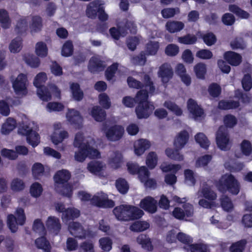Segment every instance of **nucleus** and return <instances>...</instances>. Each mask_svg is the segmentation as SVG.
Returning <instances> with one entry per match:
<instances>
[{"mask_svg": "<svg viewBox=\"0 0 252 252\" xmlns=\"http://www.w3.org/2000/svg\"><path fill=\"white\" fill-rule=\"evenodd\" d=\"M113 213L118 220L126 221L139 219L144 214L138 207L127 204L115 207Z\"/></svg>", "mask_w": 252, "mask_h": 252, "instance_id": "obj_1", "label": "nucleus"}, {"mask_svg": "<svg viewBox=\"0 0 252 252\" xmlns=\"http://www.w3.org/2000/svg\"><path fill=\"white\" fill-rule=\"evenodd\" d=\"M149 94L146 90H140L136 94L139 102L135 108V113L139 119H147L155 109L153 102L148 101Z\"/></svg>", "mask_w": 252, "mask_h": 252, "instance_id": "obj_2", "label": "nucleus"}, {"mask_svg": "<svg viewBox=\"0 0 252 252\" xmlns=\"http://www.w3.org/2000/svg\"><path fill=\"white\" fill-rule=\"evenodd\" d=\"M215 186L219 192L225 193L227 191L236 195L240 190V185L234 175L230 174L224 178H221L216 181Z\"/></svg>", "mask_w": 252, "mask_h": 252, "instance_id": "obj_3", "label": "nucleus"}, {"mask_svg": "<svg viewBox=\"0 0 252 252\" xmlns=\"http://www.w3.org/2000/svg\"><path fill=\"white\" fill-rule=\"evenodd\" d=\"M46 80V74L45 72H40L36 75L33 81V85L37 88V94L40 99L43 101H48L52 98L49 89L43 85Z\"/></svg>", "mask_w": 252, "mask_h": 252, "instance_id": "obj_4", "label": "nucleus"}, {"mask_svg": "<svg viewBox=\"0 0 252 252\" xmlns=\"http://www.w3.org/2000/svg\"><path fill=\"white\" fill-rule=\"evenodd\" d=\"M101 130L110 141H117L120 140L124 133V128L120 125H115L109 126L106 123L102 124Z\"/></svg>", "mask_w": 252, "mask_h": 252, "instance_id": "obj_5", "label": "nucleus"}, {"mask_svg": "<svg viewBox=\"0 0 252 252\" xmlns=\"http://www.w3.org/2000/svg\"><path fill=\"white\" fill-rule=\"evenodd\" d=\"M144 83L137 80L132 76H129L127 78V82L128 86L131 88L143 90V87H149V91L148 93L153 95L155 91L156 88L151 77L148 74H145L143 77Z\"/></svg>", "mask_w": 252, "mask_h": 252, "instance_id": "obj_6", "label": "nucleus"}, {"mask_svg": "<svg viewBox=\"0 0 252 252\" xmlns=\"http://www.w3.org/2000/svg\"><path fill=\"white\" fill-rule=\"evenodd\" d=\"M86 15L92 19H95L97 15L99 20L102 22L107 21L108 18L103 6L98 2H93L87 6Z\"/></svg>", "mask_w": 252, "mask_h": 252, "instance_id": "obj_7", "label": "nucleus"}, {"mask_svg": "<svg viewBox=\"0 0 252 252\" xmlns=\"http://www.w3.org/2000/svg\"><path fill=\"white\" fill-rule=\"evenodd\" d=\"M216 139L217 146L221 150L227 151L230 149L228 132L223 126L219 127L216 133Z\"/></svg>", "mask_w": 252, "mask_h": 252, "instance_id": "obj_8", "label": "nucleus"}, {"mask_svg": "<svg viewBox=\"0 0 252 252\" xmlns=\"http://www.w3.org/2000/svg\"><path fill=\"white\" fill-rule=\"evenodd\" d=\"M27 82L28 79L26 75L20 73L18 75L12 83L13 88L17 94L25 95L27 94Z\"/></svg>", "mask_w": 252, "mask_h": 252, "instance_id": "obj_9", "label": "nucleus"}, {"mask_svg": "<svg viewBox=\"0 0 252 252\" xmlns=\"http://www.w3.org/2000/svg\"><path fill=\"white\" fill-rule=\"evenodd\" d=\"M183 209L180 207H175L172 211V216L176 219L183 220L185 217H190L193 214V207L192 205L189 203H185L183 205Z\"/></svg>", "mask_w": 252, "mask_h": 252, "instance_id": "obj_10", "label": "nucleus"}, {"mask_svg": "<svg viewBox=\"0 0 252 252\" xmlns=\"http://www.w3.org/2000/svg\"><path fill=\"white\" fill-rule=\"evenodd\" d=\"M106 67L105 61L98 57L93 56L90 59L88 69L92 73H98L103 71Z\"/></svg>", "mask_w": 252, "mask_h": 252, "instance_id": "obj_11", "label": "nucleus"}, {"mask_svg": "<svg viewBox=\"0 0 252 252\" xmlns=\"http://www.w3.org/2000/svg\"><path fill=\"white\" fill-rule=\"evenodd\" d=\"M157 200L153 197L148 196L141 200L140 206L145 211L154 214L157 211Z\"/></svg>", "mask_w": 252, "mask_h": 252, "instance_id": "obj_12", "label": "nucleus"}, {"mask_svg": "<svg viewBox=\"0 0 252 252\" xmlns=\"http://www.w3.org/2000/svg\"><path fill=\"white\" fill-rule=\"evenodd\" d=\"M91 204L100 208H113L115 206V202L111 199H109L107 196L101 198L97 195H94L91 199Z\"/></svg>", "mask_w": 252, "mask_h": 252, "instance_id": "obj_13", "label": "nucleus"}, {"mask_svg": "<svg viewBox=\"0 0 252 252\" xmlns=\"http://www.w3.org/2000/svg\"><path fill=\"white\" fill-rule=\"evenodd\" d=\"M158 73L164 84L167 83L173 75L172 68L167 63H163L159 67Z\"/></svg>", "mask_w": 252, "mask_h": 252, "instance_id": "obj_14", "label": "nucleus"}, {"mask_svg": "<svg viewBox=\"0 0 252 252\" xmlns=\"http://www.w3.org/2000/svg\"><path fill=\"white\" fill-rule=\"evenodd\" d=\"M223 58L228 64L235 66L241 63L242 59L239 54L231 51L225 52Z\"/></svg>", "mask_w": 252, "mask_h": 252, "instance_id": "obj_15", "label": "nucleus"}, {"mask_svg": "<svg viewBox=\"0 0 252 252\" xmlns=\"http://www.w3.org/2000/svg\"><path fill=\"white\" fill-rule=\"evenodd\" d=\"M189 134L186 130L180 131L174 140V145L175 148L182 149L188 143L189 139Z\"/></svg>", "mask_w": 252, "mask_h": 252, "instance_id": "obj_16", "label": "nucleus"}, {"mask_svg": "<svg viewBox=\"0 0 252 252\" xmlns=\"http://www.w3.org/2000/svg\"><path fill=\"white\" fill-rule=\"evenodd\" d=\"M71 234L76 238L83 239L86 237V233L81 224L76 221H73L69 224Z\"/></svg>", "mask_w": 252, "mask_h": 252, "instance_id": "obj_17", "label": "nucleus"}, {"mask_svg": "<svg viewBox=\"0 0 252 252\" xmlns=\"http://www.w3.org/2000/svg\"><path fill=\"white\" fill-rule=\"evenodd\" d=\"M46 225L49 231H53L56 235L59 233L61 229L60 220L54 216H50L48 218Z\"/></svg>", "mask_w": 252, "mask_h": 252, "instance_id": "obj_18", "label": "nucleus"}, {"mask_svg": "<svg viewBox=\"0 0 252 252\" xmlns=\"http://www.w3.org/2000/svg\"><path fill=\"white\" fill-rule=\"evenodd\" d=\"M187 103L189 111L195 118L201 117L204 114L203 109L193 99L189 98Z\"/></svg>", "mask_w": 252, "mask_h": 252, "instance_id": "obj_19", "label": "nucleus"}, {"mask_svg": "<svg viewBox=\"0 0 252 252\" xmlns=\"http://www.w3.org/2000/svg\"><path fill=\"white\" fill-rule=\"evenodd\" d=\"M66 117L68 121L72 125L78 126L82 125L83 118L80 112L74 109H69L66 114Z\"/></svg>", "mask_w": 252, "mask_h": 252, "instance_id": "obj_20", "label": "nucleus"}, {"mask_svg": "<svg viewBox=\"0 0 252 252\" xmlns=\"http://www.w3.org/2000/svg\"><path fill=\"white\" fill-rule=\"evenodd\" d=\"M71 177L70 172L65 169H62L56 172L54 175L55 182L59 185H63L67 183Z\"/></svg>", "mask_w": 252, "mask_h": 252, "instance_id": "obj_21", "label": "nucleus"}, {"mask_svg": "<svg viewBox=\"0 0 252 252\" xmlns=\"http://www.w3.org/2000/svg\"><path fill=\"white\" fill-rule=\"evenodd\" d=\"M151 146L149 141L146 139H139L136 143L134 144V152L137 156L142 155L145 151L148 149Z\"/></svg>", "mask_w": 252, "mask_h": 252, "instance_id": "obj_22", "label": "nucleus"}, {"mask_svg": "<svg viewBox=\"0 0 252 252\" xmlns=\"http://www.w3.org/2000/svg\"><path fill=\"white\" fill-rule=\"evenodd\" d=\"M70 89L72 97L75 100L79 101L83 98V92L81 90L80 85L78 83H71L70 84Z\"/></svg>", "mask_w": 252, "mask_h": 252, "instance_id": "obj_23", "label": "nucleus"}, {"mask_svg": "<svg viewBox=\"0 0 252 252\" xmlns=\"http://www.w3.org/2000/svg\"><path fill=\"white\" fill-rule=\"evenodd\" d=\"M200 192L202 197L210 201H213L217 198V193L207 185L202 187Z\"/></svg>", "mask_w": 252, "mask_h": 252, "instance_id": "obj_24", "label": "nucleus"}, {"mask_svg": "<svg viewBox=\"0 0 252 252\" xmlns=\"http://www.w3.org/2000/svg\"><path fill=\"white\" fill-rule=\"evenodd\" d=\"M184 27L185 25L182 22L176 21H168L165 25L166 29L170 33L180 32Z\"/></svg>", "mask_w": 252, "mask_h": 252, "instance_id": "obj_25", "label": "nucleus"}, {"mask_svg": "<svg viewBox=\"0 0 252 252\" xmlns=\"http://www.w3.org/2000/svg\"><path fill=\"white\" fill-rule=\"evenodd\" d=\"M137 242L145 250L149 251H151L153 250V246L151 239L147 235L143 234L139 235L137 238Z\"/></svg>", "mask_w": 252, "mask_h": 252, "instance_id": "obj_26", "label": "nucleus"}, {"mask_svg": "<svg viewBox=\"0 0 252 252\" xmlns=\"http://www.w3.org/2000/svg\"><path fill=\"white\" fill-rule=\"evenodd\" d=\"M17 126V122L14 118L9 117L3 124L1 127V133L4 134H8L12 131Z\"/></svg>", "mask_w": 252, "mask_h": 252, "instance_id": "obj_27", "label": "nucleus"}, {"mask_svg": "<svg viewBox=\"0 0 252 252\" xmlns=\"http://www.w3.org/2000/svg\"><path fill=\"white\" fill-rule=\"evenodd\" d=\"M91 115L96 121L100 122L103 121L106 116L105 110L99 106H94L92 108Z\"/></svg>", "mask_w": 252, "mask_h": 252, "instance_id": "obj_28", "label": "nucleus"}, {"mask_svg": "<svg viewBox=\"0 0 252 252\" xmlns=\"http://www.w3.org/2000/svg\"><path fill=\"white\" fill-rule=\"evenodd\" d=\"M240 106L238 101L221 100L219 102L218 108L221 110L236 109Z\"/></svg>", "mask_w": 252, "mask_h": 252, "instance_id": "obj_29", "label": "nucleus"}, {"mask_svg": "<svg viewBox=\"0 0 252 252\" xmlns=\"http://www.w3.org/2000/svg\"><path fill=\"white\" fill-rule=\"evenodd\" d=\"M180 150L176 148V149L167 148L166 149L165 153L167 157L170 159L174 160L182 161L184 159V157L180 153Z\"/></svg>", "mask_w": 252, "mask_h": 252, "instance_id": "obj_30", "label": "nucleus"}, {"mask_svg": "<svg viewBox=\"0 0 252 252\" xmlns=\"http://www.w3.org/2000/svg\"><path fill=\"white\" fill-rule=\"evenodd\" d=\"M35 243L38 249L43 250L44 252H51V247L45 235H41L40 237L36 239Z\"/></svg>", "mask_w": 252, "mask_h": 252, "instance_id": "obj_31", "label": "nucleus"}, {"mask_svg": "<svg viewBox=\"0 0 252 252\" xmlns=\"http://www.w3.org/2000/svg\"><path fill=\"white\" fill-rule=\"evenodd\" d=\"M228 9L230 12L241 19H247L250 16V14L247 11L243 10L237 5L230 4L229 5Z\"/></svg>", "mask_w": 252, "mask_h": 252, "instance_id": "obj_32", "label": "nucleus"}, {"mask_svg": "<svg viewBox=\"0 0 252 252\" xmlns=\"http://www.w3.org/2000/svg\"><path fill=\"white\" fill-rule=\"evenodd\" d=\"M220 203L222 209L226 212H231L234 208V205L231 199L226 195L221 196Z\"/></svg>", "mask_w": 252, "mask_h": 252, "instance_id": "obj_33", "label": "nucleus"}, {"mask_svg": "<svg viewBox=\"0 0 252 252\" xmlns=\"http://www.w3.org/2000/svg\"><path fill=\"white\" fill-rule=\"evenodd\" d=\"M159 43L157 41H150L145 46V54L147 56L156 55L159 49Z\"/></svg>", "mask_w": 252, "mask_h": 252, "instance_id": "obj_34", "label": "nucleus"}, {"mask_svg": "<svg viewBox=\"0 0 252 252\" xmlns=\"http://www.w3.org/2000/svg\"><path fill=\"white\" fill-rule=\"evenodd\" d=\"M43 27L42 19L38 15L32 16V23L30 25V28L32 32H39L41 31Z\"/></svg>", "mask_w": 252, "mask_h": 252, "instance_id": "obj_35", "label": "nucleus"}, {"mask_svg": "<svg viewBox=\"0 0 252 252\" xmlns=\"http://www.w3.org/2000/svg\"><path fill=\"white\" fill-rule=\"evenodd\" d=\"M247 240L246 239H241L231 244L229 247L230 252H243L246 244Z\"/></svg>", "mask_w": 252, "mask_h": 252, "instance_id": "obj_36", "label": "nucleus"}, {"mask_svg": "<svg viewBox=\"0 0 252 252\" xmlns=\"http://www.w3.org/2000/svg\"><path fill=\"white\" fill-rule=\"evenodd\" d=\"M80 216V211L74 208H67L63 214V218L66 220H73Z\"/></svg>", "mask_w": 252, "mask_h": 252, "instance_id": "obj_37", "label": "nucleus"}, {"mask_svg": "<svg viewBox=\"0 0 252 252\" xmlns=\"http://www.w3.org/2000/svg\"><path fill=\"white\" fill-rule=\"evenodd\" d=\"M146 55L144 51H141L138 55H134L131 58V62L135 65L143 66L147 62Z\"/></svg>", "mask_w": 252, "mask_h": 252, "instance_id": "obj_38", "label": "nucleus"}, {"mask_svg": "<svg viewBox=\"0 0 252 252\" xmlns=\"http://www.w3.org/2000/svg\"><path fill=\"white\" fill-rule=\"evenodd\" d=\"M194 71L197 78L204 79L207 72L206 64L202 63H197L194 66Z\"/></svg>", "mask_w": 252, "mask_h": 252, "instance_id": "obj_39", "label": "nucleus"}, {"mask_svg": "<svg viewBox=\"0 0 252 252\" xmlns=\"http://www.w3.org/2000/svg\"><path fill=\"white\" fill-rule=\"evenodd\" d=\"M116 187L122 194L126 193L129 189V185L126 179L119 178L116 181Z\"/></svg>", "mask_w": 252, "mask_h": 252, "instance_id": "obj_40", "label": "nucleus"}, {"mask_svg": "<svg viewBox=\"0 0 252 252\" xmlns=\"http://www.w3.org/2000/svg\"><path fill=\"white\" fill-rule=\"evenodd\" d=\"M35 53L41 58L46 57L48 55V48L46 44L43 41L37 42L35 45Z\"/></svg>", "mask_w": 252, "mask_h": 252, "instance_id": "obj_41", "label": "nucleus"}, {"mask_svg": "<svg viewBox=\"0 0 252 252\" xmlns=\"http://www.w3.org/2000/svg\"><path fill=\"white\" fill-rule=\"evenodd\" d=\"M24 59L26 63L32 68H37L40 64L39 59L33 55L25 54Z\"/></svg>", "mask_w": 252, "mask_h": 252, "instance_id": "obj_42", "label": "nucleus"}, {"mask_svg": "<svg viewBox=\"0 0 252 252\" xmlns=\"http://www.w3.org/2000/svg\"><path fill=\"white\" fill-rule=\"evenodd\" d=\"M62 187L59 188L57 187L56 190L59 194L63 196L70 197L72 194V187L69 183H64L61 185Z\"/></svg>", "mask_w": 252, "mask_h": 252, "instance_id": "obj_43", "label": "nucleus"}, {"mask_svg": "<svg viewBox=\"0 0 252 252\" xmlns=\"http://www.w3.org/2000/svg\"><path fill=\"white\" fill-rule=\"evenodd\" d=\"M112 240L108 237L101 238L99 240V247L104 251L108 252L112 248Z\"/></svg>", "mask_w": 252, "mask_h": 252, "instance_id": "obj_44", "label": "nucleus"}, {"mask_svg": "<svg viewBox=\"0 0 252 252\" xmlns=\"http://www.w3.org/2000/svg\"><path fill=\"white\" fill-rule=\"evenodd\" d=\"M164 106L177 116H181L183 114L182 109L174 102L171 101H165Z\"/></svg>", "mask_w": 252, "mask_h": 252, "instance_id": "obj_45", "label": "nucleus"}, {"mask_svg": "<svg viewBox=\"0 0 252 252\" xmlns=\"http://www.w3.org/2000/svg\"><path fill=\"white\" fill-rule=\"evenodd\" d=\"M164 106L177 116H181L183 114L182 109L174 102L171 101H165Z\"/></svg>", "mask_w": 252, "mask_h": 252, "instance_id": "obj_46", "label": "nucleus"}, {"mask_svg": "<svg viewBox=\"0 0 252 252\" xmlns=\"http://www.w3.org/2000/svg\"><path fill=\"white\" fill-rule=\"evenodd\" d=\"M22 39L20 37H17L12 40L10 42L9 49L10 51L13 53L19 52L22 48Z\"/></svg>", "mask_w": 252, "mask_h": 252, "instance_id": "obj_47", "label": "nucleus"}, {"mask_svg": "<svg viewBox=\"0 0 252 252\" xmlns=\"http://www.w3.org/2000/svg\"><path fill=\"white\" fill-rule=\"evenodd\" d=\"M196 142L199 144L201 147L207 149L210 145V142L207 136L203 133L199 132L195 136Z\"/></svg>", "mask_w": 252, "mask_h": 252, "instance_id": "obj_48", "label": "nucleus"}, {"mask_svg": "<svg viewBox=\"0 0 252 252\" xmlns=\"http://www.w3.org/2000/svg\"><path fill=\"white\" fill-rule=\"evenodd\" d=\"M32 230L40 235H45L46 234V230L44 225L39 219L34 220L32 225Z\"/></svg>", "mask_w": 252, "mask_h": 252, "instance_id": "obj_49", "label": "nucleus"}, {"mask_svg": "<svg viewBox=\"0 0 252 252\" xmlns=\"http://www.w3.org/2000/svg\"><path fill=\"white\" fill-rule=\"evenodd\" d=\"M149 226V223L146 221H137L130 225V228L134 232H141L147 230Z\"/></svg>", "mask_w": 252, "mask_h": 252, "instance_id": "obj_50", "label": "nucleus"}, {"mask_svg": "<svg viewBox=\"0 0 252 252\" xmlns=\"http://www.w3.org/2000/svg\"><path fill=\"white\" fill-rule=\"evenodd\" d=\"M158 156L154 152H150L147 155L146 163L150 169H154L158 163Z\"/></svg>", "mask_w": 252, "mask_h": 252, "instance_id": "obj_51", "label": "nucleus"}, {"mask_svg": "<svg viewBox=\"0 0 252 252\" xmlns=\"http://www.w3.org/2000/svg\"><path fill=\"white\" fill-rule=\"evenodd\" d=\"M0 23L4 29H8L10 25V20L7 11L3 9H0Z\"/></svg>", "mask_w": 252, "mask_h": 252, "instance_id": "obj_52", "label": "nucleus"}, {"mask_svg": "<svg viewBox=\"0 0 252 252\" xmlns=\"http://www.w3.org/2000/svg\"><path fill=\"white\" fill-rule=\"evenodd\" d=\"M73 45L70 40L66 41L63 45L62 49V55L68 57L71 56L73 52Z\"/></svg>", "mask_w": 252, "mask_h": 252, "instance_id": "obj_53", "label": "nucleus"}, {"mask_svg": "<svg viewBox=\"0 0 252 252\" xmlns=\"http://www.w3.org/2000/svg\"><path fill=\"white\" fill-rule=\"evenodd\" d=\"M208 91L209 94L214 98L219 97L221 93L220 86L216 83H211L209 86Z\"/></svg>", "mask_w": 252, "mask_h": 252, "instance_id": "obj_54", "label": "nucleus"}, {"mask_svg": "<svg viewBox=\"0 0 252 252\" xmlns=\"http://www.w3.org/2000/svg\"><path fill=\"white\" fill-rule=\"evenodd\" d=\"M118 66L119 64L117 63H114L107 68L105 72V75L108 81H110L114 78L118 69Z\"/></svg>", "mask_w": 252, "mask_h": 252, "instance_id": "obj_55", "label": "nucleus"}, {"mask_svg": "<svg viewBox=\"0 0 252 252\" xmlns=\"http://www.w3.org/2000/svg\"><path fill=\"white\" fill-rule=\"evenodd\" d=\"M27 21L25 19H20L17 23L15 31L19 35H23L27 30Z\"/></svg>", "mask_w": 252, "mask_h": 252, "instance_id": "obj_56", "label": "nucleus"}, {"mask_svg": "<svg viewBox=\"0 0 252 252\" xmlns=\"http://www.w3.org/2000/svg\"><path fill=\"white\" fill-rule=\"evenodd\" d=\"M204 42L208 46L215 44L217 40V37L212 32H208L201 36Z\"/></svg>", "mask_w": 252, "mask_h": 252, "instance_id": "obj_57", "label": "nucleus"}, {"mask_svg": "<svg viewBox=\"0 0 252 252\" xmlns=\"http://www.w3.org/2000/svg\"><path fill=\"white\" fill-rule=\"evenodd\" d=\"M42 191L43 188L40 183L35 182L32 184L30 189V192L32 197H38L40 196Z\"/></svg>", "mask_w": 252, "mask_h": 252, "instance_id": "obj_58", "label": "nucleus"}, {"mask_svg": "<svg viewBox=\"0 0 252 252\" xmlns=\"http://www.w3.org/2000/svg\"><path fill=\"white\" fill-rule=\"evenodd\" d=\"M197 37L195 35L187 34L178 38V41L186 45L194 44L197 42Z\"/></svg>", "mask_w": 252, "mask_h": 252, "instance_id": "obj_59", "label": "nucleus"}, {"mask_svg": "<svg viewBox=\"0 0 252 252\" xmlns=\"http://www.w3.org/2000/svg\"><path fill=\"white\" fill-rule=\"evenodd\" d=\"M7 225L12 232H15L18 229V220L13 214H9L7 216Z\"/></svg>", "mask_w": 252, "mask_h": 252, "instance_id": "obj_60", "label": "nucleus"}, {"mask_svg": "<svg viewBox=\"0 0 252 252\" xmlns=\"http://www.w3.org/2000/svg\"><path fill=\"white\" fill-rule=\"evenodd\" d=\"M87 168L91 173L96 174L102 170V165L99 161H92L88 164Z\"/></svg>", "mask_w": 252, "mask_h": 252, "instance_id": "obj_61", "label": "nucleus"}, {"mask_svg": "<svg viewBox=\"0 0 252 252\" xmlns=\"http://www.w3.org/2000/svg\"><path fill=\"white\" fill-rule=\"evenodd\" d=\"M45 171L44 166L39 162L35 163L32 167V173L35 179H38L42 176Z\"/></svg>", "mask_w": 252, "mask_h": 252, "instance_id": "obj_62", "label": "nucleus"}, {"mask_svg": "<svg viewBox=\"0 0 252 252\" xmlns=\"http://www.w3.org/2000/svg\"><path fill=\"white\" fill-rule=\"evenodd\" d=\"M25 188V184L22 180L18 178L13 179L11 183V189L14 191L23 190Z\"/></svg>", "mask_w": 252, "mask_h": 252, "instance_id": "obj_63", "label": "nucleus"}, {"mask_svg": "<svg viewBox=\"0 0 252 252\" xmlns=\"http://www.w3.org/2000/svg\"><path fill=\"white\" fill-rule=\"evenodd\" d=\"M99 103L101 106L106 109H109L111 105L108 95L105 93H101L98 95Z\"/></svg>", "mask_w": 252, "mask_h": 252, "instance_id": "obj_64", "label": "nucleus"}]
</instances>
